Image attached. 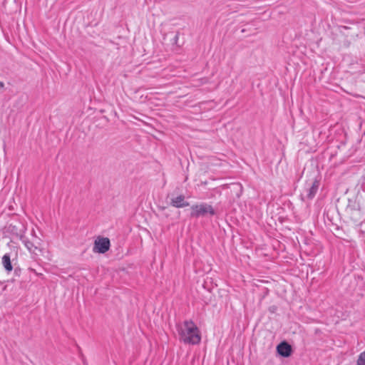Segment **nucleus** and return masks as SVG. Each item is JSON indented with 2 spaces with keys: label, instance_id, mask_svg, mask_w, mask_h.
Segmentation results:
<instances>
[{
  "label": "nucleus",
  "instance_id": "obj_3",
  "mask_svg": "<svg viewBox=\"0 0 365 365\" xmlns=\"http://www.w3.org/2000/svg\"><path fill=\"white\" fill-rule=\"evenodd\" d=\"M110 245V244L108 238H99L95 241L93 252L103 254L109 250Z\"/></svg>",
  "mask_w": 365,
  "mask_h": 365
},
{
  "label": "nucleus",
  "instance_id": "obj_5",
  "mask_svg": "<svg viewBox=\"0 0 365 365\" xmlns=\"http://www.w3.org/2000/svg\"><path fill=\"white\" fill-rule=\"evenodd\" d=\"M277 352L279 353V354L284 357L289 356L292 353L291 346L285 341L280 343L277 346Z\"/></svg>",
  "mask_w": 365,
  "mask_h": 365
},
{
  "label": "nucleus",
  "instance_id": "obj_11",
  "mask_svg": "<svg viewBox=\"0 0 365 365\" xmlns=\"http://www.w3.org/2000/svg\"><path fill=\"white\" fill-rule=\"evenodd\" d=\"M4 83H2V82H1V81H0V89L3 88H4Z\"/></svg>",
  "mask_w": 365,
  "mask_h": 365
},
{
  "label": "nucleus",
  "instance_id": "obj_10",
  "mask_svg": "<svg viewBox=\"0 0 365 365\" xmlns=\"http://www.w3.org/2000/svg\"><path fill=\"white\" fill-rule=\"evenodd\" d=\"M356 365H365V351L359 354Z\"/></svg>",
  "mask_w": 365,
  "mask_h": 365
},
{
  "label": "nucleus",
  "instance_id": "obj_8",
  "mask_svg": "<svg viewBox=\"0 0 365 365\" xmlns=\"http://www.w3.org/2000/svg\"><path fill=\"white\" fill-rule=\"evenodd\" d=\"M2 264L7 272H11L12 270L13 267L11 262L10 255L9 254H5L3 256Z\"/></svg>",
  "mask_w": 365,
  "mask_h": 365
},
{
  "label": "nucleus",
  "instance_id": "obj_12",
  "mask_svg": "<svg viewBox=\"0 0 365 365\" xmlns=\"http://www.w3.org/2000/svg\"><path fill=\"white\" fill-rule=\"evenodd\" d=\"M358 213H359V211H355V212H354V215H356Z\"/></svg>",
  "mask_w": 365,
  "mask_h": 365
},
{
  "label": "nucleus",
  "instance_id": "obj_4",
  "mask_svg": "<svg viewBox=\"0 0 365 365\" xmlns=\"http://www.w3.org/2000/svg\"><path fill=\"white\" fill-rule=\"evenodd\" d=\"M170 205L177 208H180L188 206L189 202L185 200L184 195H180L171 199Z\"/></svg>",
  "mask_w": 365,
  "mask_h": 365
},
{
  "label": "nucleus",
  "instance_id": "obj_1",
  "mask_svg": "<svg viewBox=\"0 0 365 365\" xmlns=\"http://www.w3.org/2000/svg\"><path fill=\"white\" fill-rule=\"evenodd\" d=\"M178 332L180 340L185 344L194 345L200 342V331L192 321H185L182 324L178 325Z\"/></svg>",
  "mask_w": 365,
  "mask_h": 365
},
{
  "label": "nucleus",
  "instance_id": "obj_7",
  "mask_svg": "<svg viewBox=\"0 0 365 365\" xmlns=\"http://www.w3.org/2000/svg\"><path fill=\"white\" fill-rule=\"evenodd\" d=\"M319 187V182L318 180H315L307 190V198L312 199L315 196L316 193L317 192Z\"/></svg>",
  "mask_w": 365,
  "mask_h": 365
},
{
  "label": "nucleus",
  "instance_id": "obj_6",
  "mask_svg": "<svg viewBox=\"0 0 365 365\" xmlns=\"http://www.w3.org/2000/svg\"><path fill=\"white\" fill-rule=\"evenodd\" d=\"M9 228L17 237H19L21 240L23 239L25 232V227L23 225L19 224V226L11 225Z\"/></svg>",
  "mask_w": 365,
  "mask_h": 365
},
{
  "label": "nucleus",
  "instance_id": "obj_9",
  "mask_svg": "<svg viewBox=\"0 0 365 365\" xmlns=\"http://www.w3.org/2000/svg\"><path fill=\"white\" fill-rule=\"evenodd\" d=\"M21 240L23 241L24 245L26 246V247L28 249V250L30 252H33L34 253L35 251L37 250V247L35 246L31 242H30L29 240H26L24 239V237H23V239H21Z\"/></svg>",
  "mask_w": 365,
  "mask_h": 365
},
{
  "label": "nucleus",
  "instance_id": "obj_2",
  "mask_svg": "<svg viewBox=\"0 0 365 365\" xmlns=\"http://www.w3.org/2000/svg\"><path fill=\"white\" fill-rule=\"evenodd\" d=\"M207 214L210 215H214L215 212L212 207V205H208L207 203H201L199 205H193L191 207V212L190 216L192 217H199L205 216Z\"/></svg>",
  "mask_w": 365,
  "mask_h": 365
}]
</instances>
